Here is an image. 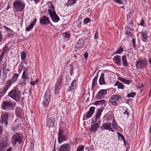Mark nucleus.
<instances>
[{
	"instance_id": "nucleus-1",
	"label": "nucleus",
	"mask_w": 151,
	"mask_h": 151,
	"mask_svg": "<svg viewBox=\"0 0 151 151\" xmlns=\"http://www.w3.org/2000/svg\"><path fill=\"white\" fill-rule=\"evenodd\" d=\"M20 94V91L18 89L17 87L16 86L14 88V89L9 92L8 96L15 100L18 101L21 98Z\"/></svg>"
},
{
	"instance_id": "nucleus-2",
	"label": "nucleus",
	"mask_w": 151,
	"mask_h": 151,
	"mask_svg": "<svg viewBox=\"0 0 151 151\" xmlns=\"http://www.w3.org/2000/svg\"><path fill=\"white\" fill-rule=\"evenodd\" d=\"M14 9L17 11H21L25 8V3L21 0H16L13 4Z\"/></svg>"
},
{
	"instance_id": "nucleus-3",
	"label": "nucleus",
	"mask_w": 151,
	"mask_h": 151,
	"mask_svg": "<svg viewBox=\"0 0 151 151\" xmlns=\"http://www.w3.org/2000/svg\"><path fill=\"white\" fill-rule=\"evenodd\" d=\"M121 100V97L118 95H113L111 96L109 99V101L112 105L117 106L119 105Z\"/></svg>"
},
{
	"instance_id": "nucleus-4",
	"label": "nucleus",
	"mask_w": 151,
	"mask_h": 151,
	"mask_svg": "<svg viewBox=\"0 0 151 151\" xmlns=\"http://www.w3.org/2000/svg\"><path fill=\"white\" fill-rule=\"evenodd\" d=\"M11 141L13 145L14 146L17 142L20 144L22 142V139L19 133H16L12 136Z\"/></svg>"
},
{
	"instance_id": "nucleus-5",
	"label": "nucleus",
	"mask_w": 151,
	"mask_h": 151,
	"mask_svg": "<svg viewBox=\"0 0 151 151\" xmlns=\"http://www.w3.org/2000/svg\"><path fill=\"white\" fill-rule=\"evenodd\" d=\"M67 140L66 135L64 134V131L59 129L58 134V141L59 143H61Z\"/></svg>"
},
{
	"instance_id": "nucleus-6",
	"label": "nucleus",
	"mask_w": 151,
	"mask_h": 151,
	"mask_svg": "<svg viewBox=\"0 0 151 151\" xmlns=\"http://www.w3.org/2000/svg\"><path fill=\"white\" fill-rule=\"evenodd\" d=\"M51 93L49 90H47L44 96V99L43 101V105L45 107H46L49 104L50 100V99Z\"/></svg>"
},
{
	"instance_id": "nucleus-7",
	"label": "nucleus",
	"mask_w": 151,
	"mask_h": 151,
	"mask_svg": "<svg viewBox=\"0 0 151 151\" xmlns=\"http://www.w3.org/2000/svg\"><path fill=\"white\" fill-rule=\"evenodd\" d=\"M8 113H5L2 115L1 117L0 124L2 125L7 127L8 125Z\"/></svg>"
},
{
	"instance_id": "nucleus-8",
	"label": "nucleus",
	"mask_w": 151,
	"mask_h": 151,
	"mask_svg": "<svg viewBox=\"0 0 151 151\" xmlns=\"http://www.w3.org/2000/svg\"><path fill=\"white\" fill-rule=\"evenodd\" d=\"M135 63L136 67L137 69H141L146 68L147 61L145 60H142L137 61Z\"/></svg>"
},
{
	"instance_id": "nucleus-9",
	"label": "nucleus",
	"mask_w": 151,
	"mask_h": 151,
	"mask_svg": "<svg viewBox=\"0 0 151 151\" xmlns=\"http://www.w3.org/2000/svg\"><path fill=\"white\" fill-rule=\"evenodd\" d=\"M13 105L11 101H4L1 105V108L5 110H9L12 107Z\"/></svg>"
},
{
	"instance_id": "nucleus-10",
	"label": "nucleus",
	"mask_w": 151,
	"mask_h": 151,
	"mask_svg": "<svg viewBox=\"0 0 151 151\" xmlns=\"http://www.w3.org/2000/svg\"><path fill=\"white\" fill-rule=\"evenodd\" d=\"M8 142V137L4 135L3 137L2 142L0 144V151H3L5 150Z\"/></svg>"
},
{
	"instance_id": "nucleus-11",
	"label": "nucleus",
	"mask_w": 151,
	"mask_h": 151,
	"mask_svg": "<svg viewBox=\"0 0 151 151\" xmlns=\"http://www.w3.org/2000/svg\"><path fill=\"white\" fill-rule=\"evenodd\" d=\"M106 89H101L95 97L97 99H100L103 98L107 92Z\"/></svg>"
},
{
	"instance_id": "nucleus-12",
	"label": "nucleus",
	"mask_w": 151,
	"mask_h": 151,
	"mask_svg": "<svg viewBox=\"0 0 151 151\" xmlns=\"http://www.w3.org/2000/svg\"><path fill=\"white\" fill-rule=\"evenodd\" d=\"M102 130H106L111 131L114 132V130L111 127V124L110 123H106L102 125V127H101Z\"/></svg>"
},
{
	"instance_id": "nucleus-13",
	"label": "nucleus",
	"mask_w": 151,
	"mask_h": 151,
	"mask_svg": "<svg viewBox=\"0 0 151 151\" xmlns=\"http://www.w3.org/2000/svg\"><path fill=\"white\" fill-rule=\"evenodd\" d=\"M40 23L42 24H48L50 23V20L48 17L45 15L43 16L40 20Z\"/></svg>"
},
{
	"instance_id": "nucleus-14",
	"label": "nucleus",
	"mask_w": 151,
	"mask_h": 151,
	"mask_svg": "<svg viewBox=\"0 0 151 151\" xmlns=\"http://www.w3.org/2000/svg\"><path fill=\"white\" fill-rule=\"evenodd\" d=\"M70 146L68 144H64L60 146L59 149V151H69Z\"/></svg>"
},
{
	"instance_id": "nucleus-15",
	"label": "nucleus",
	"mask_w": 151,
	"mask_h": 151,
	"mask_svg": "<svg viewBox=\"0 0 151 151\" xmlns=\"http://www.w3.org/2000/svg\"><path fill=\"white\" fill-rule=\"evenodd\" d=\"M55 124V119L52 117L48 118L47 120V126L50 127H53Z\"/></svg>"
},
{
	"instance_id": "nucleus-16",
	"label": "nucleus",
	"mask_w": 151,
	"mask_h": 151,
	"mask_svg": "<svg viewBox=\"0 0 151 151\" xmlns=\"http://www.w3.org/2000/svg\"><path fill=\"white\" fill-rule=\"evenodd\" d=\"M103 109L102 108L99 109L97 111L96 115L93 118L92 122L93 123H95L96 122V119H97L99 118L100 116L101 115V113H102Z\"/></svg>"
},
{
	"instance_id": "nucleus-17",
	"label": "nucleus",
	"mask_w": 151,
	"mask_h": 151,
	"mask_svg": "<svg viewBox=\"0 0 151 151\" xmlns=\"http://www.w3.org/2000/svg\"><path fill=\"white\" fill-rule=\"evenodd\" d=\"M49 8L48 9V13L50 17H52L53 15L56 13L55 11L54 7L52 4H50L49 6Z\"/></svg>"
},
{
	"instance_id": "nucleus-18",
	"label": "nucleus",
	"mask_w": 151,
	"mask_h": 151,
	"mask_svg": "<svg viewBox=\"0 0 151 151\" xmlns=\"http://www.w3.org/2000/svg\"><path fill=\"white\" fill-rule=\"evenodd\" d=\"M113 60L114 63L117 65L119 66L122 65V62L120 56L118 55L115 56L114 57Z\"/></svg>"
},
{
	"instance_id": "nucleus-19",
	"label": "nucleus",
	"mask_w": 151,
	"mask_h": 151,
	"mask_svg": "<svg viewBox=\"0 0 151 151\" xmlns=\"http://www.w3.org/2000/svg\"><path fill=\"white\" fill-rule=\"evenodd\" d=\"M95 109V108L94 106H91L89 110L87 112L86 116V117L87 119L89 118L92 116L94 112Z\"/></svg>"
},
{
	"instance_id": "nucleus-20",
	"label": "nucleus",
	"mask_w": 151,
	"mask_h": 151,
	"mask_svg": "<svg viewBox=\"0 0 151 151\" xmlns=\"http://www.w3.org/2000/svg\"><path fill=\"white\" fill-rule=\"evenodd\" d=\"M99 127V125L98 123H95L91 124L89 129L90 131L92 132H95L97 130V129Z\"/></svg>"
},
{
	"instance_id": "nucleus-21",
	"label": "nucleus",
	"mask_w": 151,
	"mask_h": 151,
	"mask_svg": "<svg viewBox=\"0 0 151 151\" xmlns=\"http://www.w3.org/2000/svg\"><path fill=\"white\" fill-rule=\"evenodd\" d=\"M118 80L122 82L124 84L129 85L132 83L131 81L128 80L126 78H123L120 77H118Z\"/></svg>"
},
{
	"instance_id": "nucleus-22",
	"label": "nucleus",
	"mask_w": 151,
	"mask_h": 151,
	"mask_svg": "<svg viewBox=\"0 0 151 151\" xmlns=\"http://www.w3.org/2000/svg\"><path fill=\"white\" fill-rule=\"evenodd\" d=\"M37 21V19L35 18L34 19L33 22H32L28 26L26 29V30L27 31H29L32 29L35 24Z\"/></svg>"
},
{
	"instance_id": "nucleus-23",
	"label": "nucleus",
	"mask_w": 151,
	"mask_h": 151,
	"mask_svg": "<svg viewBox=\"0 0 151 151\" xmlns=\"http://www.w3.org/2000/svg\"><path fill=\"white\" fill-rule=\"evenodd\" d=\"M15 113L17 116L21 118L23 114L22 109L21 108L17 107L16 108Z\"/></svg>"
},
{
	"instance_id": "nucleus-24",
	"label": "nucleus",
	"mask_w": 151,
	"mask_h": 151,
	"mask_svg": "<svg viewBox=\"0 0 151 151\" xmlns=\"http://www.w3.org/2000/svg\"><path fill=\"white\" fill-rule=\"evenodd\" d=\"M77 80V79H76V80H75V79L72 81L71 83V86H70L68 88V90L69 91H70L71 90H72L76 89V81Z\"/></svg>"
},
{
	"instance_id": "nucleus-25",
	"label": "nucleus",
	"mask_w": 151,
	"mask_h": 151,
	"mask_svg": "<svg viewBox=\"0 0 151 151\" xmlns=\"http://www.w3.org/2000/svg\"><path fill=\"white\" fill-rule=\"evenodd\" d=\"M132 29L131 28H129L128 30H127L126 31L125 35L128 38L133 37V34L132 32Z\"/></svg>"
},
{
	"instance_id": "nucleus-26",
	"label": "nucleus",
	"mask_w": 151,
	"mask_h": 151,
	"mask_svg": "<svg viewBox=\"0 0 151 151\" xmlns=\"http://www.w3.org/2000/svg\"><path fill=\"white\" fill-rule=\"evenodd\" d=\"M114 86H117L118 89H123L124 88V86L119 81H117L114 85Z\"/></svg>"
},
{
	"instance_id": "nucleus-27",
	"label": "nucleus",
	"mask_w": 151,
	"mask_h": 151,
	"mask_svg": "<svg viewBox=\"0 0 151 151\" xmlns=\"http://www.w3.org/2000/svg\"><path fill=\"white\" fill-rule=\"evenodd\" d=\"M104 73H102L101 74L99 80V83L100 85L104 84H105V81L104 78Z\"/></svg>"
},
{
	"instance_id": "nucleus-28",
	"label": "nucleus",
	"mask_w": 151,
	"mask_h": 151,
	"mask_svg": "<svg viewBox=\"0 0 151 151\" xmlns=\"http://www.w3.org/2000/svg\"><path fill=\"white\" fill-rule=\"evenodd\" d=\"M52 21L55 22H57L60 20V18L56 14V13L53 15L52 17H50Z\"/></svg>"
},
{
	"instance_id": "nucleus-29",
	"label": "nucleus",
	"mask_w": 151,
	"mask_h": 151,
	"mask_svg": "<svg viewBox=\"0 0 151 151\" xmlns=\"http://www.w3.org/2000/svg\"><path fill=\"white\" fill-rule=\"evenodd\" d=\"M84 40L83 39H80L77 43L76 47H83L84 44Z\"/></svg>"
},
{
	"instance_id": "nucleus-30",
	"label": "nucleus",
	"mask_w": 151,
	"mask_h": 151,
	"mask_svg": "<svg viewBox=\"0 0 151 151\" xmlns=\"http://www.w3.org/2000/svg\"><path fill=\"white\" fill-rule=\"evenodd\" d=\"M122 60L123 65L125 66H128V64L127 60L126 59V55H123L122 56Z\"/></svg>"
},
{
	"instance_id": "nucleus-31",
	"label": "nucleus",
	"mask_w": 151,
	"mask_h": 151,
	"mask_svg": "<svg viewBox=\"0 0 151 151\" xmlns=\"http://www.w3.org/2000/svg\"><path fill=\"white\" fill-rule=\"evenodd\" d=\"M141 36L142 37V39L144 42L147 40V34L143 32H140Z\"/></svg>"
},
{
	"instance_id": "nucleus-32",
	"label": "nucleus",
	"mask_w": 151,
	"mask_h": 151,
	"mask_svg": "<svg viewBox=\"0 0 151 151\" xmlns=\"http://www.w3.org/2000/svg\"><path fill=\"white\" fill-rule=\"evenodd\" d=\"M105 100H100L98 101H96L95 103V104L96 105H97L100 104L102 106L103 105H105Z\"/></svg>"
},
{
	"instance_id": "nucleus-33",
	"label": "nucleus",
	"mask_w": 151,
	"mask_h": 151,
	"mask_svg": "<svg viewBox=\"0 0 151 151\" xmlns=\"http://www.w3.org/2000/svg\"><path fill=\"white\" fill-rule=\"evenodd\" d=\"M19 75L17 73H15L11 79L13 82L15 81L19 77Z\"/></svg>"
},
{
	"instance_id": "nucleus-34",
	"label": "nucleus",
	"mask_w": 151,
	"mask_h": 151,
	"mask_svg": "<svg viewBox=\"0 0 151 151\" xmlns=\"http://www.w3.org/2000/svg\"><path fill=\"white\" fill-rule=\"evenodd\" d=\"M77 0H68L67 2L68 5V6H70L76 3Z\"/></svg>"
},
{
	"instance_id": "nucleus-35",
	"label": "nucleus",
	"mask_w": 151,
	"mask_h": 151,
	"mask_svg": "<svg viewBox=\"0 0 151 151\" xmlns=\"http://www.w3.org/2000/svg\"><path fill=\"white\" fill-rule=\"evenodd\" d=\"M12 82L11 79H9L7 81L5 86L9 88L11 86Z\"/></svg>"
},
{
	"instance_id": "nucleus-36",
	"label": "nucleus",
	"mask_w": 151,
	"mask_h": 151,
	"mask_svg": "<svg viewBox=\"0 0 151 151\" xmlns=\"http://www.w3.org/2000/svg\"><path fill=\"white\" fill-rule=\"evenodd\" d=\"M112 124L113 128L115 130H117V127L116 125L117 124L114 119H113V120Z\"/></svg>"
},
{
	"instance_id": "nucleus-37",
	"label": "nucleus",
	"mask_w": 151,
	"mask_h": 151,
	"mask_svg": "<svg viewBox=\"0 0 151 151\" xmlns=\"http://www.w3.org/2000/svg\"><path fill=\"white\" fill-rule=\"evenodd\" d=\"M63 35L64 37L67 39V40H69L70 37V34L66 32L63 33Z\"/></svg>"
},
{
	"instance_id": "nucleus-38",
	"label": "nucleus",
	"mask_w": 151,
	"mask_h": 151,
	"mask_svg": "<svg viewBox=\"0 0 151 151\" xmlns=\"http://www.w3.org/2000/svg\"><path fill=\"white\" fill-rule=\"evenodd\" d=\"M97 77H95L94 78L93 80L92 81V88H93V87H95L97 81Z\"/></svg>"
},
{
	"instance_id": "nucleus-39",
	"label": "nucleus",
	"mask_w": 151,
	"mask_h": 151,
	"mask_svg": "<svg viewBox=\"0 0 151 151\" xmlns=\"http://www.w3.org/2000/svg\"><path fill=\"white\" fill-rule=\"evenodd\" d=\"M136 93L135 92H131L130 93L128 94L127 95V97L128 98H133L134 96L136 95Z\"/></svg>"
},
{
	"instance_id": "nucleus-40",
	"label": "nucleus",
	"mask_w": 151,
	"mask_h": 151,
	"mask_svg": "<svg viewBox=\"0 0 151 151\" xmlns=\"http://www.w3.org/2000/svg\"><path fill=\"white\" fill-rule=\"evenodd\" d=\"M84 147L82 145H80L78 147L76 151H83L84 150Z\"/></svg>"
},
{
	"instance_id": "nucleus-41",
	"label": "nucleus",
	"mask_w": 151,
	"mask_h": 151,
	"mask_svg": "<svg viewBox=\"0 0 151 151\" xmlns=\"http://www.w3.org/2000/svg\"><path fill=\"white\" fill-rule=\"evenodd\" d=\"M22 78H28L27 75V71L26 70H24L23 71L22 75Z\"/></svg>"
},
{
	"instance_id": "nucleus-42",
	"label": "nucleus",
	"mask_w": 151,
	"mask_h": 151,
	"mask_svg": "<svg viewBox=\"0 0 151 151\" xmlns=\"http://www.w3.org/2000/svg\"><path fill=\"white\" fill-rule=\"evenodd\" d=\"M118 134L119 138V139H121V140H123L124 142H125L124 138L123 135L119 133V132H118Z\"/></svg>"
},
{
	"instance_id": "nucleus-43",
	"label": "nucleus",
	"mask_w": 151,
	"mask_h": 151,
	"mask_svg": "<svg viewBox=\"0 0 151 151\" xmlns=\"http://www.w3.org/2000/svg\"><path fill=\"white\" fill-rule=\"evenodd\" d=\"M26 57V53L24 52L21 53V58L22 60H23Z\"/></svg>"
},
{
	"instance_id": "nucleus-44",
	"label": "nucleus",
	"mask_w": 151,
	"mask_h": 151,
	"mask_svg": "<svg viewBox=\"0 0 151 151\" xmlns=\"http://www.w3.org/2000/svg\"><path fill=\"white\" fill-rule=\"evenodd\" d=\"M123 51V48H118L116 50V51L114 53L115 54H120Z\"/></svg>"
},
{
	"instance_id": "nucleus-45",
	"label": "nucleus",
	"mask_w": 151,
	"mask_h": 151,
	"mask_svg": "<svg viewBox=\"0 0 151 151\" xmlns=\"http://www.w3.org/2000/svg\"><path fill=\"white\" fill-rule=\"evenodd\" d=\"M9 88H8L6 86H5L4 87V88H3V89H2V92H3V93L4 94H5V93L6 92V91H7V90L9 89Z\"/></svg>"
},
{
	"instance_id": "nucleus-46",
	"label": "nucleus",
	"mask_w": 151,
	"mask_h": 151,
	"mask_svg": "<svg viewBox=\"0 0 151 151\" xmlns=\"http://www.w3.org/2000/svg\"><path fill=\"white\" fill-rule=\"evenodd\" d=\"M123 114L124 115V116H126L127 117H128L129 116V113L127 110H126L123 112Z\"/></svg>"
},
{
	"instance_id": "nucleus-47",
	"label": "nucleus",
	"mask_w": 151,
	"mask_h": 151,
	"mask_svg": "<svg viewBox=\"0 0 151 151\" xmlns=\"http://www.w3.org/2000/svg\"><path fill=\"white\" fill-rule=\"evenodd\" d=\"M90 21V19L89 18H86L83 20V22L85 24H87Z\"/></svg>"
},
{
	"instance_id": "nucleus-48",
	"label": "nucleus",
	"mask_w": 151,
	"mask_h": 151,
	"mask_svg": "<svg viewBox=\"0 0 151 151\" xmlns=\"http://www.w3.org/2000/svg\"><path fill=\"white\" fill-rule=\"evenodd\" d=\"M61 83L58 82V83L56 84L55 88H57V87H58V88H60Z\"/></svg>"
},
{
	"instance_id": "nucleus-49",
	"label": "nucleus",
	"mask_w": 151,
	"mask_h": 151,
	"mask_svg": "<svg viewBox=\"0 0 151 151\" xmlns=\"http://www.w3.org/2000/svg\"><path fill=\"white\" fill-rule=\"evenodd\" d=\"M60 89V88H55V93H56V94H58L59 93V90Z\"/></svg>"
},
{
	"instance_id": "nucleus-50",
	"label": "nucleus",
	"mask_w": 151,
	"mask_h": 151,
	"mask_svg": "<svg viewBox=\"0 0 151 151\" xmlns=\"http://www.w3.org/2000/svg\"><path fill=\"white\" fill-rule=\"evenodd\" d=\"M37 80H36L34 81H31L30 82V84L34 86L37 83Z\"/></svg>"
},
{
	"instance_id": "nucleus-51",
	"label": "nucleus",
	"mask_w": 151,
	"mask_h": 151,
	"mask_svg": "<svg viewBox=\"0 0 151 151\" xmlns=\"http://www.w3.org/2000/svg\"><path fill=\"white\" fill-rule=\"evenodd\" d=\"M63 77L62 76H60L59 78L58 82L62 83V81L63 78Z\"/></svg>"
},
{
	"instance_id": "nucleus-52",
	"label": "nucleus",
	"mask_w": 151,
	"mask_h": 151,
	"mask_svg": "<svg viewBox=\"0 0 151 151\" xmlns=\"http://www.w3.org/2000/svg\"><path fill=\"white\" fill-rule=\"evenodd\" d=\"M98 38V32L97 31L96 32L94 36V38L95 39H97Z\"/></svg>"
},
{
	"instance_id": "nucleus-53",
	"label": "nucleus",
	"mask_w": 151,
	"mask_h": 151,
	"mask_svg": "<svg viewBox=\"0 0 151 151\" xmlns=\"http://www.w3.org/2000/svg\"><path fill=\"white\" fill-rule=\"evenodd\" d=\"M144 23L145 21L143 19H142L141 20V22L140 24V25L142 26H145V25H144Z\"/></svg>"
},
{
	"instance_id": "nucleus-54",
	"label": "nucleus",
	"mask_w": 151,
	"mask_h": 151,
	"mask_svg": "<svg viewBox=\"0 0 151 151\" xmlns=\"http://www.w3.org/2000/svg\"><path fill=\"white\" fill-rule=\"evenodd\" d=\"M3 54H4V52H3L0 56V63L1 62H2V60L3 59Z\"/></svg>"
},
{
	"instance_id": "nucleus-55",
	"label": "nucleus",
	"mask_w": 151,
	"mask_h": 151,
	"mask_svg": "<svg viewBox=\"0 0 151 151\" xmlns=\"http://www.w3.org/2000/svg\"><path fill=\"white\" fill-rule=\"evenodd\" d=\"M31 1H34L36 4H37L41 0H29Z\"/></svg>"
},
{
	"instance_id": "nucleus-56",
	"label": "nucleus",
	"mask_w": 151,
	"mask_h": 151,
	"mask_svg": "<svg viewBox=\"0 0 151 151\" xmlns=\"http://www.w3.org/2000/svg\"><path fill=\"white\" fill-rule=\"evenodd\" d=\"M5 28L6 29L7 31L8 32H11V33L13 32V31L11 29H10L6 27H5Z\"/></svg>"
},
{
	"instance_id": "nucleus-57",
	"label": "nucleus",
	"mask_w": 151,
	"mask_h": 151,
	"mask_svg": "<svg viewBox=\"0 0 151 151\" xmlns=\"http://www.w3.org/2000/svg\"><path fill=\"white\" fill-rule=\"evenodd\" d=\"M132 38V44L133 45V46L134 47L135 46H136L135 45V39H133V37Z\"/></svg>"
},
{
	"instance_id": "nucleus-58",
	"label": "nucleus",
	"mask_w": 151,
	"mask_h": 151,
	"mask_svg": "<svg viewBox=\"0 0 151 151\" xmlns=\"http://www.w3.org/2000/svg\"><path fill=\"white\" fill-rule=\"evenodd\" d=\"M114 1L119 4H122V3L121 2V1L119 0H115Z\"/></svg>"
},
{
	"instance_id": "nucleus-59",
	"label": "nucleus",
	"mask_w": 151,
	"mask_h": 151,
	"mask_svg": "<svg viewBox=\"0 0 151 151\" xmlns=\"http://www.w3.org/2000/svg\"><path fill=\"white\" fill-rule=\"evenodd\" d=\"M23 78V79L21 83L22 84H25L26 83V80H27V78Z\"/></svg>"
},
{
	"instance_id": "nucleus-60",
	"label": "nucleus",
	"mask_w": 151,
	"mask_h": 151,
	"mask_svg": "<svg viewBox=\"0 0 151 151\" xmlns=\"http://www.w3.org/2000/svg\"><path fill=\"white\" fill-rule=\"evenodd\" d=\"M88 54L87 52H85L84 54V56L85 58H88Z\"/></svg>"
},
{
	"instance_id": "nucleus-61",
	"label": "nucleus",
	"mask_w": 151,
	"mask_h": 151,
	"mask_svg": "<svg viewBox=\"0 0 151 151\" xmlns=\"http://www.w3.org/2000/svg\"><path fill=\"white\" fill-rule=\"evenodd\" d=\"M2 126H0V135L1 134L2 132Z\"/></svg>"
},
{
	"instance_id": "nucleus-62",
	"label": "nucleus",
	"mask_w": 151,
	"mask_h": 151,
	"mask_svg": "<svg viewBox=\"0 0 151 151\" xmlns=\"http://www.w3.org/2000/svg\"><path fill=\"white\" fill-rule=\"evenodd\" d=\"M2 40V35L1 32L0 31V42H1Z\"/></svg>"
},
{
	"instance_id": "nucleus-63",
	"label": "nucleus",
	"mask_w": 151,
	"mask_h": 151,
	"mask_svg": "<svg viewBox=\"0 0 151 151\" xmlns=\"http://www.w3.org/2000/svg\"><path fill=\"white\" fill-rule=\"evenodd\" d=\"M12 149V148L10 147L8 149H7L6 151H11Z\"/></svg>"
},
{
	"instance_id": "nucleus-64",
	"label": "nucleus",
	"mask_w": 151,
	"mask_h": 151,
	"mask_svg": "<svg viewBox=\"0 0 151 151\" xmlns=\"http://www.w3.org/2000/svg\"><path fill=\"white\" fill-rule=\"evenodd\" d=\"M149 63L151 65V57L149 59Z\"/></svg>"
}]
</instances>
